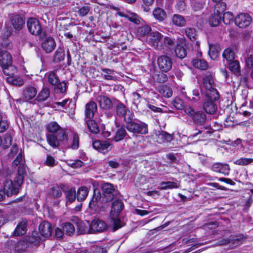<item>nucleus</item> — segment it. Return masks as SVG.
Returning a JSON list of instances; mask_svg holds the SVG:
<instances>
[{
    "label": "nucleus",
    "instance_id": "obj_54",
    "mask_svg": "<svg viewBox=\"0 0 253 253\" xmlns=\"http://www.w3.org/2000/svg\"><path fill=\"white\" fill-rule=\"evenodd\" d=\"M175 52L176 56L179 58H183L187 55L185 49L181 46H177L176 47L175 49Z\"/></svg>",
    "mask_w": 253,
    "mask_h": 253
},
{
    "label": "nucleus",
    "instance_id": "obj_4",
    "mask_svg": "<svg viewBox=\"0 0 253 253\" xmlns=\"http://www.w3.org/2000/svg\"><path fill=\"white\" fill-rule=\"evenodd\" d=\"M129 116L126 123L127 130L134 134H145L148 133L147 125L140 121H132Z\"/></svg>",
    "mask_w": 253,
    "mask_h": 253
},
{
    "label": "nucleus",
    "instance_id": "obj_61",
    "mask_svg": "<svg viewBox=\"0 0 253 253\" xmlns=\"http://www.w3.org/2000/svg\"><path fill=\"white\" fill-rule=\"evenodd\" d=\"M57 89L59 90V92L63 93L66 90V85L64 82H59L54 85Z\"/></svg>",
    "mask_w": 253,
    "mask_h": 253
},
{
    "label": "nucleus",
    "instance_id": "obj_11",
    "mask_svg": "<svg viewBox=\"0 0 253 253\" xmlns=\"http://www.w3.org/2000/svg\"><path fill=\"white\" fill-rule=\"evenodd\" d=\"M162 35L158 32H153L150 33L147 38V42L148 44L153 46L155 48L160 50L161 45H160Z\"/></svg>",
    "mask_w": 253,
    "mask_h": 253
},
{
    "label": "nucleus",
    "instance_id": "obj_33",
    "mask_svg": "<svg viewBox=\"0 0 253 253\" xmlns=\"http://www.w3.org/2000/svg\"><path fill=\"white\" fill-rule=\"evenodd\" d=\"M65 198L66 203H72L77 198L76 192L75 188H72L68 190H65Z\"/></svg>",
    "mask_w": 253,
    "mask_h": 253
},
{
    "label": "nucleus",
    "instance_id": "obj_13",
    "mask_svg": "<svg viewBox=\"0 0 253 253\" xmlns=\"http://www.w3.org/2000/svg\"><path fill=\"white\" fill-rule=\"evenodd\" d=\"M91 233L93 232H102L107 229L106 222L101 219H94L91 223Z\"/></svg>",
    "mask_w": 253,
    "mask_h": 253
},
{
    "label": "nucleus",
    "instance_id": "obj_17",
    "mask_svg": "<svg viewBox=\"0 0 253 253\" xmlns=\"http://www.w3.org/2000/svg\"><path fill=\"white\" fill-rule=\"evenodd\" d=\"M97 105L92 101H89L85 105V119H91L97 111Z\"/></svg>",
    "mask_w": 253,
    "mask_h": 253
},
{
    "label": "nucleus",
    "instance_id": "obj_36",
    "mask_svg": "<svg viewBox=\"0 0 253 253\" xmlns=\"http://www.w3.org/2000/svg\"><path fill=\"white\" fill-rule=\"evenodd\" d=\"M89 130L94 134H97L99 131L97 124L91 119L85 121Z\"/></svg>",
    "mask_w": 253,
    "mask_h": 253
},
{
    "label": "nucleus",
    "instance_id": "obj_5",
    "mask_svg": "<svg viewBox=\"0 0 253 253\" xmlns=\"http://www.w3.org/2000/svg\"><path fill=\"white\" fill-rule=\"evenodd\" d=\"M12 63L11 55L6 50L0 51V66L5 75H12L9 72V68L12 69L13 73L15 71V67L12 66Z\"/></svg>",
    "mask_w": 253,
    "mask_h": 253
},
{
    "label": "nucleus",
    "instance_id": "obj_48",
    "mask_svg": "<svg viewBox=\"0 0 253 253\" xmlns=\"http://www.w3.org/2000/svg\"><path fill=\"white\" fill-rule=\"evenodd\" d=\"M157 135L160 138L162 139L164 141L170 142L173 139L172 135L164 131H159Z\"/></svg>",
    "mask_w": 253,
    "mask_h": 253
},
{
    "label": "nucleus",
    "instance_id": "obj_6",
    "mask_svg": "<svg viewBox=\"0 0 253 253\" xmlns=\"http://www.w3.org/2000/svg\"><path fill=\"white\" fill-rule=\"evenodd\" d=\"M102 195V202L107 203L114 199L118 194V191L114 188L113 185L109 183H104L101 185Z\"/></svg>",
    "mask_w": 253,
    "mask_h": 253
},
{
    "label": "nucleus",
    "instance_id": "obj_31",
    "mask_svg": "<svg viewBox=\"0 0 253 253\" xmlns=\"http://www.w3.org/2000/svg\"><path fill=\"white\" fill-rule=\"evenodd\" d=\"M88 193V190L85 186H82L79 188L76 193L77 199L79 201H83L85 199Z\"/></svg>",
    "mask_w": 253,
    "mask_h": 253
},
{
    "label": "nucleus",
    "instance_id": "obj_63",
    "mask_svg": "<svg viewBox=\"0 0 253 253\" xmlns=\"http://www.w3.org/2000/svg\"><path fill=\"white\" fill-rule=\"evenodd\" d=\"M9 125L7 121L2 119L0 123V132H4L8 127Z\"/></svg>",
    "mask_w": 253,
    "mask_h": 253
},
{
    "label": "nucleus",
    "instance_id": "obj_9",
    "mask_svg": "<svg viewBox=\"0 0 253 253\" xmlns=\"http://www.w3.org/2000/svg\"><path fill=\"white\" fill-rule=\"evenodd\" d=\"M252 21V17L247 13H241L235 18V24L241 28H245L249 26Z\"/></svg>",
    "mask_w": 253,
    "mask_h": 253
},
{
    "label": "nucleus",
    "instance_id": "obj_30",
    "mask_svg": "<svg viewBox=\"0 0 253 253\" xmlns=\"http://www.w3.org/2000/svg\"><path fill=\"white\" fill-rule=\"evenodd\" d=\"M192 65L194 67L200 70H206L208 67V63L204 60L196 59L192 61Z\"/></svg>",
    "mask_w": 253,
    "mask_h": 253
},
{
    "label": "nucleus",
    "instance_id": "obj_53",
    "mask_svg": "<svg viewBox=\"0 0 253 253\" xmlns=\"http://www.w3.org/2000/svg\"><path fill=\"white\" fill-rule=\"evenodd\" d=\"M221 18V15H218L214 13V15L211 16L209 19L210 25L213 27L217 26L219 23Z\"/></svg>",
    "mask_w": 253,
    "mask_h": 253
},
{
    "label": "nucleus",
    "instance_id": "obj_14",
    "mask_svg": "<svg viewBox=\"0 0 253 253\" xmlns=\"http://www.w3.org/2000/svg\"><path fill=\"white\" fill-rule=\"evenodd\" d=\"M56 47L54 39L51 37L45 38L42 43V49L46 53H51Z\"/></svg>",
    "mask_w": 253,
    "mask_h": 253
},
{
    "label": "nucleus",
    "instance_id": "obj_21",
    "mask_svg": "<svg viewBox=\"0 0 253 253\" xmlns=\"http://www.w3.org/2000/svg\"><path fill=\"white\" fill-rule=\"evenodd\" d=\"M191 117L194 122L199 125H203L206 120V115L202 111L195 112L191 109Z\"/></svg>",
    "mask_w": 253,
    "mask_h": 253
},
{
    "label": "nucleus",
    "instance_id": "obj_51",
    "mask_svg": "<svg viewBox=\"0 0 253 253\" xmlns=\"http://www.w3.org/2000/svg\"><path fill=\"white\" fill-rule=\"evenodd\" d=\"M253 162V159L241 158L234 162V164L240 166H246Z\"/></svg>",
    "mask_w": 253,
    "mask_h": 253
},
{
    "label": "nucleus",
    "instance_id": "obj_62",
    "mask_svg": "<svg viewBox=\"0 0 253 253\" xmlns=\"http://www.w3.org/2000/svg\"><path fill=\"white\" fill-rule=\"evenodd\" d=\"M55 160L52 156L48 155L46 157L45 164L48 166L53 167L55 165Z\"/></svg>",
    "mask_w": 253,
    "mask_h": 253
},
{
    "label": "nucleus",
    "instance_id": "obj_25",
    "mask_svg": "<svg viewBox=\"0 0 253 253\" xmlns=\"http://www.w3.org/2000/svg\"><path fill=\"white\" fill-rule=\"evenodd\" d=\"M66 190H67V187L63 184H61L60 186L56 185L52 187L50 195L54 198H58L62 195V192L65 191Z\"/></svg>",
    "mask_w": 253,
    "mask_h": 253
},
{
    "label": "nucleus",
    "instance_id": "obj_19",
    "mask_svg": "<svg viewBox=\"0 0 253 253\" xmlns=\"http://www.w3.org/2000/svg\"><path fill=\"white\" fill-rule=\"evenodd\" d=\"M195 29H192L191 28V35L194 33V35L192 36V38L195 41L196 40L197 35L195 33ZM191 42H192V43H191V46H192V52L193 54H195L197 57H200L202 55V52L200 51V42L199 41H195L193 42L192 37H191Z\"/></svg>",
    "mask_w": 253,
    "mask_h": 253
},
{
    "label": "nucleus",
    "instance_id": "obj_64",
    "mask_svg": "<svg viewBox=\"0 0 253 253\" xmlns=\"http://www.w3.org/2000/svg\"><path fill=\"white\" fill-rule=\"evenodd\" d=\"M101 197H99L98 196H95L94 195L92 199L90 201L89 204V207L90 208L93 209L96 205L98 202V199H100Z\"/></svg>",
    "mask_w": 253,
    "mask_h": 253
},
{
    "label": "nucleus",
    "instance_id": "obj_47",
    "mask_svg": "<svg viewBox=\"0 0 253 253\" xmlns=\"http://www.w3.org/2000/svg\"><path fill=\"white\" fill-rule=\"evenodd\" d=\"M105 74L104 75V78L107 80H115L116 77L115 76V73L113 70L109 69L103 68L102 69Z\"/></svg>",
    "mask_w": 253,
    "mask_h": 253
},
{
    "label": "nucleus",
    "instance_id": "obj_40",
    "mask_svg": "<svg viewBox=\"0 0 253 253\" xmlns=\"http://www.w3.org/2000/svg\"><path fill=\"white\" fill-rule=\"evenodd\" d=\"M161 187L159 188L161 190L176 188L179 187V183L172 181L162 182L160 183Z\"/></svg>",
    "mask_w": 253,
    "mask_h": 253
},
{
    "label": "nucleus",
    "instance_id": "obj_35",
    "mask_svg": "<svg viewBox=\"0 0 253 253\" xmlns=\"http://www.w3.org/2000/svg\"><path fill=\"white\" fill-rule=\"evenodd\" d=\"M172 23L176 26L183 27L185 25L186 21L184 18L179 14H174L172 17Z\"/></svg>",
    "mask_w": 253,
    "mask_h": 253
},
{
    "label": "nucleus",
    "instance_id": "obj_46",
    "mask_svg": "<svg viewBox=\"0 0 253 253\" xmlns=\"http://www.w3.org/2000/svg\"><path fill=\"white\" fill-rule=\"evenodd\" d=\"M63 230L66 234L70 236L75 232V228L72 223L66 222L63 226Z\"/></svg>",
    "mask_w": 253,
    "mask_h": 253
},
{
    "label": "nucleus",
    "instance_id": "obj_27",
    "mask_svg": "<svg viewBox=\"0 0 253 253\" xmlns=\"http://www.w3.org/2000/svg\"><path fill=\"white\" fill-rule=\"evenodd\" d=\"M127 132L123 127H118L115 132L113 140L115 142H119L124 139Z\"/></svg>",
    "mask_w": 253,
    "mask_h": 253
},
{
    "label": "nucleus",
    "instance_id": "obj_56",
    "mask_svg": "<svg viewBox=\"0 0 253 253\" xmlns=\"http://www.w3.org/2000/svg\"><path fill=\"white\" fill-rule=\"evenodd\" d=\"M91 9L90 6L88 5H84L79 10L78 13L81 16H85L89 13Z\"/></svg>",
    "mask_w": 253,
    "mask_h": 253
},
{
    "label": "nucleus",
    "instance_id": "obj_39",
    "mask_svg": "<svg viewBox=\"0 0 253 253\" xmlns=\"http://www.w3.org/2000/svg\"><path fill=\"white\" fill-rule=\"evenodd\" d=\"M29 247L27 240H22L18 242L15 246V250L19 253L26 251Z\"/></svg>",
    "mask_w": 253,
    "mask_h": 253
},
{
    "label": "nucleus",
    "instance_id": "obj_23",
    "mask_svg": "<svg viewBox=\"0 0 253 253\" xmlns=\"http://www.w3.org/2000/svg\"><path fill=\"white\" fill-rule=\"evenodd\" d=\"M207 101L204 104V109L206 112L208 114H213L216 110L217 107L213 102L216 99H211L210 96H207Z\"/></svg>",
    "mask_w": 253,
    "mask_h": 253
},
{
    "label": "nucleus",
    "instance_id": "obj_22",
    "mask_svg": "<svg viewBox=\"0 0 253 253\" xmlns=\"http://www.w3.org/2000/svg\"><path fill=\"white\" fill-rule=\"evenodd\" d=\"M213 171L222 174H229L230 166L228 164L223 163H215L212 166Z\"/></svg>",
    "mask_w": 253,
    "mask_h": 253
},
{
    "label": "nucleus",
    "instance_id": "obj_16",
    "mask_svg": "<svg viewBox=\"0 0 253 253\" xmlns=\"http://www.w3.org/2000/svg\"><path fill=\"white\" fill-rule=\"evenodd\" d=\"M39 229L41 235L45 238L50 237L52 232V228L51 224L46 221H43L40 224Z\"/></svg>",
    "mask_w": 253,
    "mask_h": 253
},
{
    "label": "nucleus",
    "instance_id": "obj_28",
    "mask_svg": "<svg viewBox=\"0 0 253 253\" xmlns=\"http://www.w3.org/2000/svg\"><path fill=\"white\" fill-rule=\"evenodd\" d=\"M47 130L51 132V134H59V131H65L59 125L55 122L50 123L46 127Z\"/></svg>",
    "mask_w": 253,
    "mask_h": 253
},
{
    "label": "nucleus",
    "instance_id": "obj_20",
    "mask_svg": "<svg viewBox=\"0 0 253 253\" xmlns=\"http://www.w3.org/2000/svg\"><path fill=\"white\" fill-rule=\"evenodd\" d=\"M100 107L104 110H109L113 106V103L110 98L105 96H99L97 98Z\"/></svg>",
    "mask_w": 253,
    "mask_h": 253
},
{
    "label": "nucleus",
    "instance_id": "obj_55",
    "mask_svg": "<svg viewBox=\"0 0 253 253\" xmlns=\"http://www.w3.org/2000/svg\"><path fill=\"white\" fill-rule=\"evenodd\" d=\"M29 244L33 245L35 246H37L39 245L41 239L39 236H36L33 234L32 236L29 237L28 239L27 240Z\"/></svg>",
    "mask_w": 253,
    "mask_h": 253
},
{
    "label": "nucleus",
    "instance_id": "obj_15",
    "mask_svg": "<svg viewBox=\"0 0 253 253\" xmlns=\"http://www.w3.org/2000/svg\"><path fill=\"white\" fill-rule=\"evenodd\" d=\"M117 14L121 17L128 19L130 21L135 24H140L141 23V18L135 13L126 11L125 12L118 11Z\"/></svg>",
    "mask_w": 253,
    "mask_h": 253
},
{
    "label": "nucleus",
    "instance_id": "obj_44",
    "mask_svg": "<svg viewBox=\"0 0 253 253\" xmlns=\"http://www.w3.org/2000/svg\"><path fill=\"white\" fill-rule=\"evenodd\" d=\"M50 94L49 89L47 88H43L37 96V99L39 101H43L46 100Z\"/></svg>",
    "mask_w": 253,
    "mask_h": 253
},
{
    "label": "nucleus",
    "instance_id": "obj_42",
    "mask_svg": "<svg viewBox=\"0 0 253 253\" xmlns=\"http://www.w3.org/2000/svg\"><path fill=\"white\" fill-rule=\"evenodd\" d=\"M159 92L164 96L169 98L172 95V91L171 88L167 85H161L159 88Z\"/></svg>",
    "mask_w": 253,
    "mask_h": 253
},
{
    "label": "nucleus",
    "instance_id": "obj_1",
    "mask_svg": "<svg viewBox=\"0 0 253 253\" xmlns=\"http://www.w3.org/2000/svg\"><path fill=\"white\" fill-rule=\"evenodd\" d=\"M23 175H2L0 183L3 184V190L7 196L17 194L23 183Z\"/></svg>",
    "mask_w": 253,
    "mask_h": 253
},
{
    "label": "nucleus",
    "instance_id": "obj_2",
    "mask_svg": "<svg viewBox=\"0 0 253 253\" xmlns=\"http://www.w3.org/2000/svg\"><path fill=\"white\" fill-rule=\"evenodd\" d=\"M124 208V204L121 200H115L112 205L110 213V224L113 227V231H116L122 226L119 215Z\"/></svg>",
    "mask_w": 253,
    "mask_h": 253
},
{
    "label": "nucleus",
    "instance_id": "obj_3",
    "mask_svg": "<svg viewBox=\"0 0 253 253\" xmlns=\"http://www.w3.org/2000/svg\"><path fill=\"white\" fill-rule=\"evenodd\" d=\"M203 83L206 89V96H210L211 99H218L219 94L213 87V78L210 73H207L203 78Z\"/></svg>",
    "mask_w": 253,
    "mask_h": 253
},
{
    "label": "nucleus",
    "instance_id": "obj_50",
    "mask_svg": "<svg viewBox=\"0 0 253 253\" xmlns=\"http://www.w3.org/2000/svg\"><path fill=\"white\" fill-rule=\"evenodd\" d=\"M48 81L50 84L54 86L59 82V80L54 72H50L48 75Z\"/></svg>",
    "mask_w": 253,
    "mask_h": 253
},
{
    "label": "nucleus",
    "instance_id": "obj_41",
    "mask_svg": "<svg viewBox=\"0 0 253 253\" xmlns=\"http://www.w3.org/2000/svg\"><path fill=\"white\" fill-rule=\"evenodd\" d=\"M226 7V5L225 3L223 2L217 3L214 6V13L218 15H221V17H222Z\"/></svg>",
    "mask_w": 253,
    "mask_h": 253
},
{
    "label": "nucleus",
    "instance_id": "obj_49",
    "mask_svg": "<svg viewBox=\"0 0 253 253\" xmlns=\"http://www.w3.org/2000/svg\"><path fill=\"white\" fill-rule=\"evenodd\" d=\"M229 68L231 72L234 73H238L240 70L239 63L237 60H232L229 61L228 63Z\"/></svg>",
    "mask_w": 253,
    "mask_h": 253
},
{
    "label": "nucleus",
    "instance_id": "obj_7",
    "mask_svg": "<svg viewBox=\"0 0 253 253\" xmlns=\"http://www.w3.org/2000/svg\"><path fill=\"white\" fill-rule=\"evenodd\" d=\"M28 29L33 35L39 36L41 38L45 37V34L42 31L41 25L38 19L35 18L29 19L27 22Z\"/></svg>",
    "mask_w": 253,
    "mask_h": 253
},
{
    "label": "nucleus",
    "instance_id": "obj_26",
    "mask_svg": "<svg viewBox=\"0 0 253 253\" xmlns=\"http://www.w3.org/2000/svg\"><path fill=\"white\" fill-rule=\"evenodd\" d=\"M116 112L119 116L123 117L125 121L126 122L127 120L126 116L129 115L130 111L126 109L124 104L122 103L118 104L116 107Z\"/></svg>",
    "mask_w": 253,
    "mask_h": 253
},
{
    "label": "nucleus",
    "instance_id": "obj_24",
    "mask_svg": "<svg viewBox=\"0 0 253 253\" xmlns=\"http://www.w3.org/2000/svg\"><path fill=\"white\" fill-rule=\"evenodd\" d=\"M11 23L15 30L19 31L22 29L25 21L20 15H15L12 16Z\"/></svg>",
    "mask_w": 253,
    "mask_h": 253
},
{
    "label": "nucleus",
    "instance_id": "obj_32",
    "mask_svg": "<svg viewBox=\"0 0 253 253\" xmlns=\"http://www.w3.org/2000/svg\"><path fill=\"white\" fill-rule=\"evenodd\" d=\"M151 31V28L150 26L143 24L137 28L136 34L139 37H144L149 33Z\"/></svg>",
    "mask_w": 253,
    "mask_h": 253
},
{
    "label": "nucleus",
    "instance_id": "obj_58",
    "mask_svg": "<svg viewBox=\"0 0 253 253\" xmlns=\"http://www.w3.org/2000/svg\"><path fill=\"white\" fill-rule=\"evenodd\" d=\"M23 159V156L21 153H20L15 159L13 161L12 163V166L17 167H19L20 165H23L21 164L22 161Z\"/></svg>",
    "mask_w": 253,
    "mask_h": 253
},
{
    "label": "nucleus",
    "instance_id": "obj_37",
    "mask_svg": "<svg viewBox=\"0 0 253 253\" xmlns=\"http://www.w3.org/2000/svg\"><path fill=\"white\" fill-rule=\"evenodd\" d=\"M65 57V52L62 48H58L55 51L53 58V61L54 62L58 63L64 60Z\"/></svg>",
    "mask_w": 253,
    "mask_h": 253
},
{
    "label": "nucleus",
    "instance_id": "obj_10",
    "mask_svg": "<svg viewBox=\"0 0 253 253\" xmlns=\"http://www.w3.org/2000/svg\"><path fill=\"white\" fill-rule=\"evenodd\" d=\"M157 61L159 68L163 72H168L172 68V60L168 56H160L158 57Z\"/></svg>",
    "mask_w": 253,
    "mask_h": 253
},
{
    "label": "nucleus",
    "instance_id": "obj_38",
    "mask_svg": "<svg viewBox=\"0 0 253 253\" xmlns=\"http://www.w3.org/2000/svg\"><path fill=\"white\" fill-rule=\"evenodd\" d=\"M219 52V47L217 45L209 44V54L212 59H215L218 57Z\"/></svg>",
    "mask_w": 253,
    "mask_h": 253
},
{
    "label": "nucleus",
    "instance_id": "obj_59",
    "mask_svg": "<svg viewBox=\"0 0 253 253\" xmlns=\"http://www.w3.org/2000/svg\"><path fill=\"white\" fill-rule=\"evenodd\" d=\"M12 138L11 134L8 132L5 135L3 144L5 147H9L11 144Z\"/></svg>",
    "mask_w": 253,
    "mask_h": 253
},
{
    "label": "nucleus",
    "instance_id": "obj_18",
    "mask_svg": "<svg viewBox=\"0 0 253 253\" xmlns=\"http://www.w3.org/2000/svg\"><path fill=\"white\" fill-rule=\"evenodd\" d=\"M37 93L36 88L32 86H27L23 91L22 97L26 101H28L33 99Z\"/></svg>",
    "mask_w": 253,
    "mask_h": 253
},
{
    "label": "nucleus",
    "instance_id": "obj_12",
    "mask_svg": "<svg viewBox=\"0 0 253 253\" xmlns=\"http://www.w3.org/2000/svg\"><path fill=\"white\" fill-rule=\"evenodd\" d=\"M76 224L77 227L78 234L91 233V224L88 221H82L78 218H76Z\"/></svg>",
    "mask_w": 253,
    "mask_h": 253
},
{
    "label": "nucleus",
    "instance_id": "obj_8",
    "mask_svg": "<svg viewBox=\"0 0 253 253\" xmlns=\"http://www.w3.org/2000/svg\"><path fill=\"white\" fill-rule=\"evenodd\" d=\"M67 136L65 131H59V134H47L46 135L47 141L48 144L53 148L59 146L60 142L66 140Z\"/></svg>",
    "mask_w": 253,
    "mask_h": 253
},
{
    "label": "nucleus",
    "instance_id": "obj_60",
    "mask_svg": "<svg viewBox=\"0 0 253 253\" xmlns=\"http://www.w3.org/2000/svg\"><path fill=\"white\" fill-rule=\"evenodd\" d=\"M79 146V138L77 134H74L73 135V140L72 144V148L73 149H77Z\"/></svg>",
    "mask_w": 253,
    "mask_h": 253
},
{
    "label": "nucleus",
    "instance_id": "obj_45",
    "mask_svg": "<svg viewBox=\"0 0 253 253\" xmlns=\"http://www.w3.org/2000/svg\"><path fill=\"white\" fill-rule=\"evenodd\" d=\"M101 146L100 147L99 152L104 154H106L108 151H110L113 148V145L111 144L108 141H101Z\"/></svg>",
    "mask_w": 253,
    "mask_h": 253
},
{
    "label": "nucleus",
    "instance_id": "obj_29",
    "mask_svg": "<svg viewBox=\"0 0 253 253\" xmlns=\"http://www.w3.org/2000/svg\"><path fill=\"white\" fill-rule=\"evenodd\" d=\"M153 15L155 18L159 21H163L167 16L166 12L159 7H157L154 9Z\"/></svg>",
    "mask_w": 253,
    "mask_h": 253
},
{
    "label": "nucleus",
    "instance_id": "obj_57",
    "mask_svg": "<svg viewBox=\"0 0 253 253\" xmlns=\"http://www.w3.org/2000/svg\"><path fill=\"white\" fill-rule=\"evenodd\" d=\"M173 104L174 106L177 109L181 110L184 107L182 100L179 98L175 99L173 102Z\"/></svg>",
    "mask_w": 253,
    "mask_h": 253
},
{
    "label": "nucleus",
    "instance_id": "obj_43",
    "mask_svg": "<svg viewBox=\"0 0 253 253\" xmlns=\"http://www.w3.org/2000/svg\"><path fill=\"white\" fill-rule=\"evenodd\" d=\"M222 56L227 61H232L235 58V53L231 48H227L224 50Z\"/></svg>",
    "mask_w": 253,
    "mask_h": 253
},
{
    "label": "nucleus",
    "instance_id": "obj_52",
    "mask_svg": "<svg viewBox=\"0 0 253 253\" xmlns=\"http://www.w3.org/2000/svg\"><path fill=\"white\" fill-rule=\"evenodd\" d=\"M223 22L225 24H229L233 21L234 16L233 14L230 12H224L222 15Z\"/></svg>",
    "mask_w": 253,
    "mask_h": 253
},
{
    "label": "nucleus",
    "instance_id": "obj_34",
    "mask_svg": "<svg viewBox=\"0 0 253 253\" xmlns=\"http://www.w3.org/2000/svg\"><path fill=\"white\" fill-rule=\"evenodd\" d=\"M26 231V222L22 221L17 225L13 234L15 236H20L24 234Z\"/></svg>",
    "mask_w": 253,
    "mask_h": 253
}]
</instances>
